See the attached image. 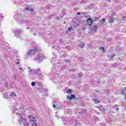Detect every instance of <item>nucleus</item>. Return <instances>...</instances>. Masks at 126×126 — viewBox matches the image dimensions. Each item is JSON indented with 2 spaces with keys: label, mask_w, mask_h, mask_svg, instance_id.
Returning a JSON list of instances; mask_svg holds the SVG:
<instances>
[{
  "label": "nucleus",
  "mask_w": 126,
  "mask_h": 126,
  "mask_svg": "<svg viewBox=\"0 0 126 126\" xmlns=\"http://www.w3.org/2000/svg\"><path fill=\"white\" fill-rule=\"evenodd\" d=\"M16 115L19 116V122L20 123V126H29V123L27 122L26 118L22 117L21 113H16Z\"/></svg>",
  "instance_id": "nucleus-1"
},
{
  "label": "nucleus",
  "mask_w": 126,
  "mask_h": 126,
  "mask_svg": "<svg viewBox=\"0 0 126 126\" xmlns=\"http://www.w3.org/2000/svg\"><path fill=\"white\" fill-rule=\"evenodd\" d=\"M15 19L18 22L19 24H24L25 23H29L28 21L23 18L20 14H16L14 17Z\"/></svg>",
  "instance_id": "nucleus-2"
},
{
  "label": "nucleus",
  "mask_w": 126,
  "mask_h": 126,
  "mask_svg": "<svg viewBox=\"0 0 126 126\" xmlns=\"http://www.w3.org/2000/svg\"><path fill=\"white\" fill-rule=\"evenodd\" d=\"M29 69V72L30 73H33L35 75H41L42 74V72L40 71V69H30V67H28Z\"/></svg>",
  "instance_id": "nucleus-3"
},
{
  "label": "nucleus",
  "mask_w": 126,
  "mask_h": 126,
  "mask_svg": "<svg viewBox=\"0 0 126 126\" xmlns=\"http://www.w3.org/2000/svg\"><path fill=\"white\" fill-rule=\"evenodd\" d=\"M53 107L56 110H61L62 109V104L57 105L56 104L58 103V99H54L52 101Z\"/></svg>",
  "instance_id": "nucleus-4"
},
{
  "label": "nucleus",
  "mask_w": 126,
  "mask_h": 126,
  "mask_svg": "<svg viewBox=\"0 0 126 126\" xmlns=\"http://www.w3.org/2000/svg\"><path fill=\"white\" fill-rule=\"evenodd\" d=\"M44 59H45L44 54L39 53V55H37V57L34 59V61L37 63H40V62H42Z\"/></svg>",
  "instance_id": "nucleus-5"
},
{
  "label": "nucleus",
  "mask_w": 126,
  "mask_h": 126,
  "mask_svg": "<svg viewBox=\"0 0 126 126\" xmlns=\"http://www.w3.org/2000/svg\"><path fill=\"white\" fill-rule=\"evenodd\" d=\"M37 51V47H35L34 50H30L29 51H28L27 53V56L30 57V56H33V55H35Z\"/></svg>",
  "instance_id": "nucleus-6"
},
{
  "label": "nucleus",
  "mask_w": 126,
  "mask_h": 126,
  "mask_svg": "<svg viewBox=\"0 0 126 126\" xmlns=\"http://www.w3.org/2000/svg\"><path fill=\"white\" fill-rule=\"evenodd\" d=\"M4 47H5V49H6V53L7 54H9V55H10V56H11V55H12V53H13V52H12V50H11V49H10V48H9V47H8V46H6L5 45H2L1 46V47H2V48H4Z\"/></svg>",
  "instance_id": "nucleus-7"
},
{
  "label": "nucleus",
  "mask_w": 126,
  "mask_h": 126,
  "mask_svg": "<svg viewBox=\"0 0 126 126\" xmlns=\"http://www.w3.org/2000/svg\"><path fill=\"white\" fill-rule=\"evenodd\" d=\"M13 33L15 34V37L16 38H20V34H21V30H15L13 32Z\"/></svg>",
  "instance_id": "nucleus-8"
},
{
  "label": "nucleus",
  "mask_w": 126,
  "mask_h": 126,
  "mask_svg": "<svg viewBox=\"0 0 126 126\" xmlns=\"http://www.w3.org/2000/svg\"><path fill=\"white\" fill-rule=\"evenodd\" d=\"M97 30H98V26H94L93 28H91L90 29L89 33H96L97 32Z\"/></svg>",
  "instance_id": "nucleus-9"
},
{
  "label": "nucleus",
  "mask_w": 126,
  "mask_h": 126,
  "mask_svg": "<svg viewBox=\"0 0 126 126\" xmlns=\"http://www.w3.org/2000/svg\"><path fill=\"white\" fill-rule=\"evenodd\" d=\"M38 84L39 86V88L38 89V90H39L40 92L43 93V92H46V91H47V90L45 89L44 87H43V85L41 82H39Z\"/></svg>",
  "instance_id": "nucleus-10"
},
{
  "label": "nucleus",
  "mask_w": 126,
  "mask_h": 126,
  "mask_svg": "<svg viewBox=\"0 0 126 126\" xmlns=\"http://www.w3.org/2000/svg\"><path fill=\"white\" fill-rule=\"evenodd\" d=\"M87 23L88 25L91 26V25H92V24H93V20H92V19H91V18H89L87 20Z\"/></svg>",
  "instance_id": "nucleus-11"
},
{
  "label": "nucleus",
  "mask_w": 126,
  "mask_h": 126,
  "mask_svg": "<svg viewBox=\"0 0 126 126\" xmlns=\"http://www.w3.org/2000/svg\"><path fill=\"white\" fill-rule=\"evenodd\" d=\"M71 122H72V124L74 125V126H80V124H78L77 123V121H76L74 118L71 119Z\"/></svg>",
  "instance_id": "nucleus-12"
},
{
  "label": "nucleus",
  "mask_w": 126,
  "mask_h": 126,
  "mask_svg": "<svg viewBox=\"0 0 126 126\" xmlns=\"http://www.w3.org/2000/svg\"><path fill=\"white\" fill-rule=\"evenodd\" d=\"M67 98L69 100H71L72 99H75V95L71 94L70 95L67 96Z\"/></svg>",
  "instance_id": "nucleus-13"
},
{
  "label": "nucleus",
  "mask_w": 126,
  "mask_h": 126,
  "mask_svg": "<svg viewBox=\"0 0 126 126\" xmlns=\"http://www.w3.org/2000/svg\"><path fill=\"white\" fill-rule=\"evenodd\" d=\"M26 10H28V11H33V8L28 6L26 7Z\"/></svg>",
  "instance_id": "nucleus-14"
},
{
  "label": "nucleus",
  "mask_w": 126,
  "mask_h": 126,
  "mask_svg": "<svg viewBox=\"0 0 126 126\" xmlns=\"http://www.w3.org/2000/svg\"><path fill=\"white\" fill-rule=\"evenodd\" d=\"M122 95H126V88H125L124 89H122L121 91Z\"/></svg>",
  "instance_id": "nucleus-15"
},
{
  "label": "nucleus",
  "mask_w": 126,
  "mask_h": 126,
  "mask_svg": "<svg viewBox=\"0 0 126 126\" xmlns=\"http://www.w3.org/2000/svg\"><path fill=\"white\" fill-rule=\"evenodd\" d=\"M14 96L15 97L16 96V94H15V93H11L9 95V97H10V98H12Z\"/></svg>",
  "instance_id": "nucleus-16"
},
{
  "label": "nucleus",
  "mask_w": 126,
  "mask_h": 126,
  "mask_svg": "<svg viewBox=\"0 0 126 126\" xmlns=\"http://www.w3.org/2000/svg\"><path fill=\"white\" fill-rule=\"evenodd\" d=\"M65 112L67 114H71V113H72V110L69 109H67L65 110Z\"/></svg>",
  "instance_id": "nucleus-17"
},
{
  "label": "nucleus",
  "mask_w": 126,
  "mask_h": 126,
  "mask_svg": "<svg viewBox=\"0 0 126 126\" xmlns=\"http://www.w3.org/2000/svg\"><path fill=\"white\" fill-rule=\"evenodd\" d=\"M89 6L90 9H92V8H93V7H94V6H95V5H94V4L93 3H91L89 5Z\"/></svg>",
  "instance_id": "nucleus-18"
},
{
  "label": "nucleus",
  "mask_w": 126,
  "mask_h": 126,
  "mask_svg": "<svg viewBox=\"0 0 126 126\" xmlns=\"http://www.w3.org/2000/svg\"><path fill=\"white\" fill-rule=\"evenodd\" d=\"M105 21H106V19H101L100 21H99V24L100 25H102L103 24V23H105Z\"/></svg>",
  "instance_id": "nucleus-19"
},
{
  "label": "nucleus",
  "mask_w": 126,
  "mask_h": 126,
  "mask_svg": "<svg viewBox=\"0 0 126 126\" xmlns=\"http://www.w3.org/2000/svg\"><path fill=\"white\" fill-rule=\"evenodd\" d=\"M3 98H5V99H9L10 97L9 95H8L7 94H5L3 95Z\"/></svg>",
  "instance_id": "nucleus-20"
},
{
  "label": "nucleus",
  "mask_w": 126,
  "mask_h": 126,
  "mask_svg": "<svg viewBox=\"0 0 126 126\" xmlns=\"http://www.w3.org/2000/svg\"><path fill=\"white\" fill-rule=\"evenodd\" d=\"M93 101L95 102V104H98V103H100V100H99L97 99H93Z\"/></svg>",
  "instance_id": "nucleus-21"
},
{
  "label": "nucleus",
  "mask_w": 126,
  "mask_h": 126,
  "mask_svg": "<svg viewBox=\"0 0 126 126\" xmlns=\"http://www.w3.org/2000/svg\"><path fill=\"white\" fill-rule=\"evenodd\" d=\"M87 110L86 109H83V110H81V111L79 112V114H85Z\"/></svg>",
  "instance_id": "nucleus-22"
},
{
  "label": "nucleus",
  "mask_w": 126,
  "mask_h": 126,
  "mask_svg": "<svg viewBox=\"0 0 126 126\" xmlns=\"http://www.w3.org/2000/svg\"><path fill=\"white\" fill-rule=\"evenodd\" d=\"M20 62V60L19 59H16L15 61V63L16 64H19V63Z\"/></svg>",
  "instance_id": "nucleus-23"
},
{
  "label": "nucleus",
  "mask_w": 126,
  "mask_h": 126,
  "mask_svg": "<svg viewBox=\"0 0 126 126\" xmlns=\"http://www.w3.org/2000/svg\"><path fill=\"white\" fill-rule=\"evenodd\" d=\"M114 20L113 19H111V18H110V19L108 20L109 23H114Z\"/></svg>",
  "instance_id": "nucleus-24"
},
{
  "label": "nucleus",
  "mask_w": 126,
  "mask_h": 126,
  "mask_svg": "<svg viewBox=\"0 0 126 126\" xmlns=\"http://www.w3.org/2000/svg\"><path fill=\"white\" fill-rule=\"evenodd\" d=\"M79 47H80V48H83V47H84V43L82 42L80 44H79V45H78Z\"/></svg>",
  "instance_id": "nucleus-25"
},
{
  "label": "nucleus",
  "mask_w": 126,
  "mask_h": 126,
  "mask_svg": "<svg viewBox=\"0 0 126 126\" xmlns=\"http://www.w3.org/2000/svg\"><path fill=\"white\" fill-rule=\"evenodd\" d=\"M64 62H65V63H70V62H71V60H70V59H68V60H65L64 61Z\"/></svg>",
  "instance_id": "nucleus-26"
},
{
  "label": "nucleus",
  "mask_w": 126,
  "mask_h": 126,
  "mask_svg": "<svg viewBox=\"0 0 126 126\" xmlns=\"http://www.w3.org/2000/svg\"><path fill=\"white\" fill-rule=\"evenodd\" d=\"M31 85H32V86L34 87V86H35V85H36V83L35 82H32L31 83Z\"/></svg>",
  "instance_id": "nucleus-27"
},
{
  "label": "nucleus",
  "mask_w": 126,
  "mask_h": 126,
  "mask_svg": "<svg viewBox=\"0 0 126 126\" xmlns=\"http://www.w3.org/2000/svg\"><path fill=\"white\" fill-rule=\"evenodd\" d=\"M71 90H70V89H68L67 91V93L68 94H70V93H71Z\"/></svg>",
  "instance_id": "nucleus-28"
},
{
  "label": "nucleus",
  "mask_w": 126,
  "mask_h": 126,
  "mask_svg": "<svg viewBox=\"0 0 126 126\" xmlns=\"http://www.w3.org/2000/svg\"><path fill=\"white\" fill-rule=\"evenodd\" d=\"M58 81H59V78H58V80H57V78H55L54 79V82H55V83H57V82H58Z\"/></svg>",
  "instance_id": "nucleus-29"
},
{
  "label": "nucleus",
  "mask_w": 126,
  "mask_h": 126,
  "mask_svg": "<svg viewBox=\"0 0 126 126\" xmlns=\"http://www.w3.org/2000/svg\"><path fill=\"white\" fill-rule=\"evenodd\" d=\"M110 19L115 20V18H114V15H112L111 17H110Z\"/></svg>",
  "instance_id": "nucleus-30"
},
{
  "label": "nucleus",
  "mask_w": 126,
  "mask_h": 126,
  "mask_svg": "<svg viewBox=\"0 0 126 126\" xmlns=\"http://www.w3.org/2000/svg\"><path fill=\"white\" fill-rule=\"evenodd\" d=\"M71 29H72V27H70V28H68V30L69 32H70V31L71 30Z\"/></svg>",
  "instance_id": "nucleus-31"
},
{
  "label": "nucleus",
  "mask_w": 126,
  "mask_h": 126,
  "mask_svg": "<svg viewBox=\"0 0 126 126\" xmlns=\"http://www.w3.org/2000/svg\"><path fill=\"white\" fill-rule=\"evenodd\" d=\"M114 56H115V55H113L111 56L110 57V60H113V58H114Z\"/></svg>",
  "instance_id": "nucleus-32"
},
{
  "label": "nucleus",
  "mask_w": 126,
  "mask_h": 126,
  "mask_svg": "<svg viewBox=\"0 0 126 126\" xmlns=\"http://www.w3.org/2000/svg\"><path fill=\"white\" fill-rule=\"evenodd\" d=\"M51 7H52V6L49 5V6H47L46 7V8H47V9H50V8H51Z\"/></svg>",
  "instance_id": "nucleus-33"
},
{
  "label": "nucleus",
  "mask_w": 126,
  "mask_h": 126,
  "mask_svg": "<svg viewBox=\"0 0 126 126\" xmlns=\"http://www.w3.org/2000/svg\"><path fill=\"white\" fill-rule=\"evenodd\" d=\"M101 50L103 51V52H105V48L104 47H101Z\"/></svg>",
  "instance_id": "nucleus-34"
},
{
  "label": "nucleus",
  "mask_w": 126,
  "mask_h": 126,
  "mask_svg": "<svg viewBox=\"0 0 126 126\" xmlns=\"http://www.w3.org/2000/svg\"><path fill=\"white\" fill-rule=\"evenodd\" d=\"M55 117L57 118V119H60V116H59L58 115H56Z\"/></svg>",
  "instance_id": "nucleus-35"
},
{
  "label": "nucleus",
  "mask_w": 126,
  "mask_h": 126,
  "mask_svg": "<svg viewBox=\"0 0 126 126\" xmlns=\"http://www.w3.org/2000/svg\"><path fill=\"white\" fill-rule=\"evenodd\" d=\"M122 19H123V20H125V19H126V16L123 17Z\"/></svg>",
  "instance_id": "nucleus-36"
},
{
  "label": "nucleus",
  "mask_w": 126,
  "mask_h": 126,
  "mask_svg": "<svg viewBox=\"0 0 126 126\" xmlns=\"http://www.w3.org/2000/svg\"><path fill=\"white\" fill-rule=\"evenodd\" d=\"M5 85L6 87H7V86H8V83L6 82V83H5Z\"/></svg>",
  "instance_id": "nucleus-37"
},
{
  "label": "nucleus",
  "mask_w": 126,
  "mask_h": 126,
  "mask_svg": "<svg viewBox=\"0 0 126 126\" xmlns=\"http://www.w3.org/2000/svg\"><path fill=\"white\" fill-rule=\"evenodd\" d=\"M95 92H96V93H98L99 94H100V93H101L100 91H95Z\"/></svg>",
  "instance_id": "nucleus-38"
},
{
  "label": "nucleus",
  "mask_w": 126,
  "mask_h": 126,
  "mask_svg": "<svg viewBox=\"0 0 126 126\" xmlns=\"http://www.w3.org/2000/svg\"><path fill=\"white\" fill-rule=\"evenodd\" d=\"M0 17H1V18H3L4 16L2 15V14H0Z\"/></svg>",
  "instance_id": "nucleus-39"
},
{
  "label": "nucleus",
  "mask_w": 126,
  "mask_h": 126,
  "mask_svg": "<svg viewBox=\"0 0 126 126\" xmlns=\"http://www.w3.org/2000/svg\"><path fill=\"white\" fill-rule=\"evenodd\" d=\"M80 14H81V13L79 12L76 13V15H80Z\"/></svg>",
  "instance_id": "nucleus-40"
},
{
  "label": "nucleus",
  "mask_w": 126,
  "mask_h": 126,
  "mask_svg": "<svg viewBox=\"0 0 126 126\" xmlns=\"http://www.w3.org/2000/svg\"><path fill=\"white\" fill-rule=\"evenodd\" d=\"M61 119H62L63 122H64L65 121V119L64 118L63 119V118H61Z\"/></svg>",
  "instance_id": "nucleus-41"
},
{
  "label": "nucleus",
  "mask_w": 126,
  "mask_h": 126,
  "mask_svg": "<svg viewBox=\"0 0 126 126\" xmlns=\"http://www.w3.org/2000/svg\"><path fill=\"white\" fill-rule=\"evenodd\" d=\"M64 126H67V123H65L63 124Z\"/></svg>",
  "instance_id": "nucleus-42"
},
{
  "label": "nucleus",
  "mask_w": 126,
  "mask_h": 126,
  "mask_svg": "<svg viewBox=\"0 0 126 126\" xmlns=\"http://www.w3.org/2000/svg\"><path fill=\"white\" fill-rule=\"evenodd\" d=\"M116 110L117 111H119V108H116Z\"/></svg>",
  "instance_id": "nucleus-43"
},
{
  "label": "nucleus",
  "mask_w": 126,
  "mask_h": 126,
  "mask_svg": "<svg viewBox=\"0 0 126 126\" xmlns=\"http://www.w3.org/2000/svg\"><path fill=\"white\" fill-rule=\"evenodd\" d=\"M97 83H98V84H99V83H101V82H100V81H97Z\"/></svg>",
  "instance_id": "nucleus-44"
},
{
  "label": "nucleus",
  "mask_w": 126,
  "mask_h": 126,
  "mask_svg": "<svg viewBox=\"0 0 126 126\" xmlns=\"http://www.w3.org/2000/svg\"><path fill=\"white\" fill-rule=\"evenodd\" d=\"M107 1H108V2H111V0H107Z\"/></svg>",
  "instance_id": "nucleus-45"
},
{
  "label": "nucleus",
  "mask_w": 126,
  "mask_h": 126,
  "mask_svg": "<svg viewBox=\"0 0 126 126\" xmlns=\"http://www.w3.org/2000/svg\"><path fill=\"white\" fill-rule=\"evenodd\" d=\"M114 107L115 108H117V107H118V105H114Z\"/></svg>",
  "instance_id": "nucleus-46"
},
{
  "label": "nucleus",
  "mask_w": 126,
  "mask_h": 126,
  "mask_svg": "<svg viewBox=\"0 0 126 126\" xmlns=\"http://www.w3.org/2000/svg\"><path fill=\"white\" fill-rule=\"evenodd\" d=\"M34 36H36V32H35L34 33H33Z\"/></svg>",
  "instance_id": "nucleus-47"
},
{
  "label": "nucleus",
  "mask_w": 126,
  "mask_h": 126,
  "mask_svg": "<svg viewBox=\"0 0 126 126\" xmlns=\"http://www.w3.org/2000/svg\"><path fill=\"white\" fill-rule=\"evenodd\" d=\"M94 18H95V19H98V18H97V17H95Z\"/></svg>",
  "instance_id": "nucleus-48"
},
{
  "label": "nucleus",
  "mask_w": 126,
  "mask_h": 126,
  "mask_svg": "<svg viewBox=\"0 0 126 126\" xmlns=\"http://www.w3.org/2000/svg\"><path fill=\"white\" fill-rule=\"evenodd\" d=\"M82 29L83 30H85V28H83Z\"/></svg>",
  "instance_id": "nucleus-49"
},
{
  "label": "nucleus",
  "mask_w": 126,
  "mask_h": 126,
  "mask_svg": "<svg viewBox=\"0 0 126 126\" xmlns=\"http://www.w3.org/2000/svg\"><path fill=\"white\" fill-rule=\"evenodd\" d=\"M57 19L59 20V19H61V18H59V17H58V18H57Z\"/></svg>",
  "instance_id": "nucleus-50"
},
{
  "label": "nucleus",
  "mask_w": 126,
  "mask_h": 126,
  "mask_svg": "<svg viewBox=\"0 0 126 126\" xmlns=\"http://www.w3.org/2000/svg\"><path fill=\"white\" fill-rule=\"evenodd\" d=\"M113 15H116V13H114L113 14Z\"/></svg>",
  "instance_id": "nucleus-51"
},
{
  "label": "nucleus",
  "mask_w": 126,
  "mask_h": 126,
  "mask_svg": "<svg viewBox=\"0 0 126 126\" xmlns=\"http://www.w3.org/2000/svg\"><path fill=\"white\" fill-rule=\"evenodd\" d=\"M59 112L57 111V112H56V115H57V114H58Z\"/></svg>",
  "instance_id": "nucleus-52"
},
{
  "label": "nucleus",
  "mask_w": 126,
  "mask_h": 126,
  "mask_svg": "<svg viewBox=\"0 0 126 126\" xmlns=\"http://www.w3.org/2000/svg\"><path fill=\"white\" fill-rule=\"evenodd\" d=\"M29 27H28L27 28V30H28V29H29Z\"/></svg>",
  "instance_id": "nucleus-53"
},
{
  "label": "nucleus",
  "mask_w": 126,
  "mask_h": 126,
  "mask_svg": "<svg viewBox=\"0 0 126 126\" xmlns=\"http://www.w3.org/2000/svg\"><path fill=\"white\" fill-rule=\"evenodd\" d=\"M83 14L85 15L86 14V13H84Z\"/></svg>",
  "instance_id": "nucleus-54"
},
{
  "label": "nucleus",
  "mask_w": 126,
  "mask_h": 126,
  "mask_svg": "<svg viewBox=\"0 0 126 126\" xmlns=\"http://www.w3.org/2000/svg\"><path fill=\"white\" fill-rule=\"evenodd\" d=\"M19 69H22V68H20Z\"/></svg>",
  "instance_id": "nucleus-55"
},
{
  "label": "nucleus",
  "mask_w": 126,
  "mask_h": 126,
  "mask_svg": "<svg viewBox=\"0 0 126 126\" xmlns=\"http://www.w3.org/2000/svg\"><path fill=\"white\" fill-rule=\"evenodd\" d=\"M52 48H55V46H53Z\"/></svg>",
  "instance_id": "nucleus-56"
},
{
  "label": "nucleus",
  "mask_w": 126,
  "mask_h": 126,
  "mask_svg": "<svg viewBox=\"0 0 126 126\" xmlns=\"http://www.w3.org/2000/svg\"><path fill=\"white\" fill-rule=\"evenodd\" d=\"M32 31H33V29H32Z\"/></svg>",
  "instance_id": "nucleus-57"
},
{
  "label": "nucleus",
  "mask_w": 126,
  "mask_h": 126,
  "mask_svg": "<svg viewBox=\"0 0 126 126\" xmlns=\"http://www.w3.org/2000/svg\"><path fill=\"white\" fill-rule=\"evenodd\" d=\"M79 77H80V76H79Z\"/></svg>",
  "instance_id": "nucleus-58"
},
{
  "label": "nucleus",
  "mask_w": 126,
  "mask_h": 126,
  "mask_svg": "<svg viewBox=\"0 0 126 126\" xmlns=\"http://www.w3.org/2000/svg\"><path fill=\"white\" fill-rule=\"evenodd\" d=\"M53 61H51V63H52Z\"/></svg>",
  "instance_id": "nucleus-59"
},
{
  "label": "nucleus",
  "mask_w": 126,
  "mask_h": 126,
  "mask_svg": "<svg viewBox=\"0 0 126 126\" xmlns=\"http://www.w3.org/2000/svg\"><path fill=\"white\" fill-rule=\"evenodd\" d=\"M126 33V31H125Z\"/></svg>",
  "instance_id": "nucleus-60"
}]
</instances>
